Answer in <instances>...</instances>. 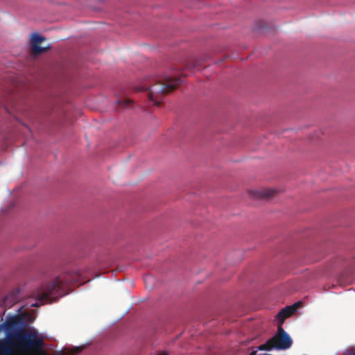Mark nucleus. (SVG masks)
I'll return each instance as SVG.
<instances>
[{
    "label": "nucleus",
    "instance_id": "f257e3e1",
    "mask_svg": "<svg viewBox=\"0 0 355 355\" xmlns=\"http://www.w3.org/2000/svg\"><path fill=\"white\" fill-rule=\"evenodd\" d=\"M21 316H10L1 324L6 337L0 340V355H46L43 351L44 338L35 329H19Z\"/></svg>",
    "mask_w": 355,
    "mask_h": 355
},
{
    "label": "nucleus",
    "instance_id": "f03ea898",
    "mask_svg": "<svg viewBox=\"0 0 355 355\" xmlns=\"http://www.w3.org/2000/svg\"><path fill=\"white\" fill-rule=\"evenodd\" d=\"M182 82L180 77L157 76L145 79L141 86L135 87V90L148 91L149 100L154 105H159L164 96L173 91Z\"/></svg>",
    "mask_w": 355,
    "mask_h": 355
},
{
    "label": "nucleus",
    "instance_id": "7ed1b4c3",
    "mask_svg": "<svg viewBox=\"0 0 355 355\" xmlns=\"http://www.w3.org/2000/svg\"><path fill=\"white\" fill-rule=\"evenodd\" d=\"M82 275L79 271L67 272L58 277L46 286L42 287L35 293V297L40 301H47L51 297H60L69 292L70 285L76 283L83 284Z\"/></svg>",
    "mask_w": 355,
    "mask_h": 355
},
{
    "label": "nucleus",
    "instance_id": "20e7f679",
    "mask_svg": "<svg viewBox=\"0 0 355 355\" xmlns=\"http://www.w3.org/2000/svg\"><path fill=\"white\" fill-rule=\"evenodd\" d=\"M292 340L289 335L282 327H278L276 335L267 340V342L258 347L259 350H271L273 348L278 349H288L292 345Z\"/></svg>",
    "mask_w": 355,
    "mask_h": 355
},
{
    "label": "nucleus",
    "instance_id": "39448f33",
    "mask_svg": "<svg viewBox=\"0 0 355 355\" xmlns=\"http://www.w3.org/2000/svg\"><path fill=\"white\" fill-rule=\"evenodd\" d=\"M300 302L293 304L291 306H287L282 309L276 315L278 322V327H282L285 320L292 315L298 309Z\"/></svg>",
    "mask_w": 355,
    "mask_h": 355
},
{
    "label": "nucleus",
    "instance_id": "423d86ee",
    "mask_svg": "<svg viewBox=\"0 0 355 355\" xmlns=\"http://www.w3.org/2000/svg\"><path fill=\"white\" fill-rule=\"evenodd\" d=\"M45 40L46 38L44 37H42L37 33L33 35L31 49L34 55H39L49 49V47L40 46V44Z\"/></svg>",
    "mask_w": 355,
    "mask_h": 355
},
{
    "label": "nucleus",
    "instance_id": "0eeeda50",
    "mask_svg": "<svg viewBox=\"0 0 355 355\" xmlns=\"http://www.w3.org/2000/svg\"><path fill=\"white\" fill-rule=\"evenodd\" d=\"M276 193V191L272 189H263L261 190H251L249 195L254 199H269Z\"/></svg>",
    "mask_w": 355,
    "mask_h": 355
},
{
    "label": "nucleus",
    "instance_id": "6e6552de",
    "mask_svg": "<svg viewBox=\"0 0 355 355\" xmlns=\"http://www.w3.org/2000/svg\"><path fill=\"white\" fill-rule=\"evenodd\" d=\"M16 295L11 294L6 296L1 304L5 307H10L13 304L16 303Z\"/></svg>",
    "mask_w": 355,
    "mask_h": 355
},
{
    "label": "nucleus",
    "instance_id": "1a4fd4ad",
    "mask_svg": "<svg viewBox=\"0 0 355 355\" xmlns=\"http://www.w3.org/2000/svg\"><path fill=\"white\" fill-rule=\"evenodd\" d=\"M83 347H76L68 353L63 352L62 353H61V355H75L80 352L83 350Z\"/></svg>",
    "mask_w": 355,
    "mask_h": 355
},
{
    "label": "nucleus",
    "instance_id": "9d476101",
    "mask_svg": "<svg viewBox=\"0 0 355 355\" xmlns=\"http://www.w3.org/2000/svg\"><path fill=\"white\" fill-rule=\"evenodd\" d=\"M132 101L130 99H119L118 103L123 107H128L131 105Z\"/></svg>",
    "mask_w": 355,
    "mask_h": 355
},
{
    "label": "nucleus",
    "instance_id": "9b49d317",
    "mask_svg": "<svg viewBox=\"0 0 355 355\" xmlns=\"http://www.w3.org/2000/svg\"><path fill=\"white\" fill-rule=\"evenodd\" d=\"M250 355H270V354H259L257 353V351L255 350V351H252Z\"/></svg>",
    "mask_w": 355,
    "mask_h": 355
},
{
    "label": "nucleus",
    "instance_id": "f8f14e48",
    "mask_svg": "<svg viewBox=\"0 0 355 355\" xmlns=\"http://www.w3.org/2000/svg\"><path fill=\"white\" fill-rule=\"evenodd\" d=\"M148 278H151V277H150V276H147V277H145V281H146V280H147V279H148Z\"/></svg>",
    "mask_w": 355,
    "mask_h": 355
},
{
    "label": "nucleus",
    "instance_id": "ddd939ff",
    "mask_svg": "<svg viewBox=\"0 0 355 355\" xmlns=\"http://www.w3.org/2000/svg\"><path fill=\"white\" fill-rule=\"evenodd\" d=\"M192 67H193V68H196V67H197V64H193V66H192Z\"/></svg>",
    "mask_w": 355,
    "mask_h": 355
},
{
    "label": "nucleus",
    "instance_id": "4468645a",
    "mask_svg": "<svg viewBox=\"0 0 355 355\" xmlns=\"http://www.w3.org/2000/svg\"><path fill=\"white\" fill-rule=\"evenodd\" d=\"M32 306H37V304H33Z\"/></svg>",
    "mask_w": 355,
    "mask_h": 355
}]
</instances>
